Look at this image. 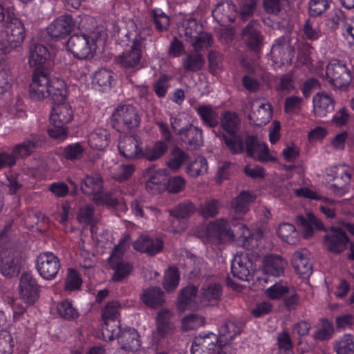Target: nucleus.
I'll return each mask as SVG.
<instances>
[{"label": "nucleus", "instance_id": "c9c22d12", "mask_svg": "<svg viewBox=\"0 0 354 354\" xmlns=\"http://www.w3.org/2000/svg\"><path fill=\"white\" fill-rule=\"evenodd\" d=\"M110 140V133L104 128L94 129L88 137L90 147L98 151L104 150L109 146Z\"/></svg>", "mask_w": 354, "mask_h": 354}, {"label": "nucleus", "instance_id": "7c9ffc66", "mask_svg": "<svg viewBox=\"0 0 354 354\" xmlns=\"http://www.w3.org/2000/svg\"><path fill=\"white\" fill-rule=\"evenodd\" d=\"M194 109L204 127L214 129L219 124L218 113L212 104H201L194 106Z\"/></svg>", "mask_w": 354, "mask_h": 354}, {"label": "nucleus", "instance_id": "aec40b11", "mask_svg": "<svg viewBox=\"0 0 354 354\" xmlns=\"http://www.w3.org/2000/svg\"><path fill=\"white\" fill-rule=\"evenodd\" d=\"M213 18L219 24L234 22L238 15L237 8L230 1H221L218 3L212 12Z\"/></svg>", "mask_w": 354, "mask_h": 354}, {"label": "nucleus", "instance_id": "864d4df0", "mask_svg": "<svg viewBox=\"0 0 354 354\" xmlns=\"http://www.w3.org/2000/svg\"><path fill=\"white\" fill-rule=\"evenodd\" d=\"M77 220L80 224L85 227L90 226L92 229L96 225L93 207L89 205L80 207L77 215Z\"/></svg>", "mask_w": 354, "mask_h": 354}, {"label": "nucleus", "instance_id": "37998d69", "mask_svg": "<svg viewBox=\"0 0 354 354\" xmlns=\"http://www.w3.org/2000/svg\"><path fill=\"white\" fill-rule=\"evenodd\" d=\"M205 64L203 56L197 52L190 53L182 59V65L187 72L201 71Z\"/></svg>", "mask_w": 354, "mask_h": 354}, {"label": "nucleus", "instance_id": "72a5a7b5", "mask_svg": "<svg viewBox=\"0 0 354 354\" xmlns=\"http://www.w3.org/2000/svg\"><path fill=\"white\" fill-rule=\"evenodd\" d=\"M223 293L222 286L217 283H205L199 290L198 299L201 305L217 302Z\"/></svg>", "mask_w": 354, "mask_h": 354}, {"label": "nucleus", "instance_id": "4be33fe9", "mask_svg": "<svg viewBox=\"0 0 354 354\" xmlns=\"http://www.w3.org/2000/svg\"><path fill=\"white\" fill-rule=\"evenodd\" d=\"M198 292V288L195 286H187L183 288L178 295V309L182 311L198 310L201 305Z\"/></svg>", "mask_w": 354, "mask_h": 354}, {"label": "nucleus", "instance_id": "f03ea898", "mask_svg": "<svg viewBox=\"0 0 354 354\" xmlns=\"http://www.w3.org/2000/svg\"><path fill=\"white\" fill-rule=\"evenodd\" d=\"M30 96L35 100L49 97L55 105L63 104L67 96L65 82L62 79H50L46 70L34 71L30 84Z\"/></svg>", "mask_w": 354, "mask_h": 354}, {"label": "nucleus", "instance_id": "f704fd0d", "mask_svg": "<svg viewBox=\"0 0 354 354\" xmlns=\"http://www.w3.org/2000/svg\"><path fill=\"white\" fill-rule=\"evenodd\" d=\"M73 118V111L71 107L65 104L55 105L51 111L50 120L52 124L65 125Z\"/></svg>", "mask_w": 354, "mask_h": 354}, {"label": "nucleus", "instance_id": "49530a36", "mask_svg": "<svg viewBox=\"0 0 354 354\" xmlns=\"http://www.w3.org/2000/svg\"><path fill=\"white\" fill-rule=\"evenodd\" d=\"M272 116V105L269 103H261L257 110L252 111L251 117L257 125L266 124Z\"/></svg>", "mask_w": 354, "mask_h": 354}, {"label": "nucleus", "instance_id": "338daca9", "mask_svg": "<svg viewBox=\"0 0 354 354\" xmlns=\"http://www.w3.org/2000/svg\"><path fill=\"white\" fill-rule=\"evenodd\" d=\"M303 32L308 40L316 41L322 36V32L317 21L308 19L303 27Z\"/></svg>", "mask_w": 354, "mask_h": 354}, {"label": "nucleus", "instance_id": "393cba45", "mask_svg": "<svg viewBox=\"0 0 354 354\" xmlns=\"http://www.w3.org/2000/svg\"><path fill=\"white\" fill-rule=\"evenodd\" d=\"M335 100L325 91L317 93L313 98V111L318 117H324L335 109Z\"/></svg>", "mask_w": 354, "mask_h": 354}, {"label": "nucleus", "instance_id": "a18cd8bd", "mask_svg": "<svg viewBox=\"0 0 354 354\" xmlns=\"http://www.w3.org/2000/svg\"><path fill=\"white\" fill-rule=\"evenodd\" d=\"M189 156L178 147L172 149L171 156L166 162V165L173 171H178L182 165L187 162Z\"/></svg>", "mask_w": 354, "mask_h": 354}, {"label": "nucleus", "instance_id": "4468645a", "mask_svg": "<svg viewBox=\"0 0 354 354\" xmlns=\"http://www.w3.org/2000/svg\"><path fill=\"white\" fill-rule=\"evenodd\" d=\"M39 292L40 286L36 279L30 273H23L19 282L21 299L28 305H32L39 299Z\"/></svg>", "mask_w": 354, "mask_h": 354}, {"label": "nucleus", "instance_id": "ddd939ff", "mask_svg": "<svg viewBox=\"0 0 354 354\" xmlns=\"http://www.w3.org/2000/svg\"><path fill=\"white\" fill-rule=\"evenodd\" d=\"M141 47V41L137 37L134 38L131 47L116 57L117 63L126 69H139L142 55Z\"/></svg>", "mask_w": 354, "mask_h": 354}, {"label": "nucleus", "instance_id": "20e7f679", "mask_svg": "<svg viewBox=\"0 0 354 354\" xmlns=\"http://www.w3.org/2000/svg\"><path fill=\"white\" fill-rule=\"evenodd\" d=\"M131 236L124 235L114 245L111 254L107 259L110 269L113 270L111 280L119 283L127 279L133 272V266L131 262L124 258V254L129 247Z\"/></svg>", "mask_w": 354, "mask_h": 354}, {"label": "nucleus", "instance_id": "cd10ccee", "mask_svg": "<svg viewBox=\"0 0 354 354\" xmlns=\"http://www.w3.org/2000/svg\"><path fill=\"white\" fill-rule=\"evenodd\" d=\"M286 261L278 254H268L263 261V272L265 275L281 277L284 273Z\"/></svg>", "mask_w": 354, "mask_h": 354}, {"label": "nucleus", "instance_id": "39448f33", "mask_svg": "<svg viewBox=\"0 0 354 354\" xmlns=\"http://www.w3.org/2000/svg\"><path fill=\"white\" fill-rule=\"evenodd\" d=\"M25 37L24 23L8 12L6 21L5 38L0 43V65L4 62L7 54L21 48Z\"/></svg>", "mask_w": 354, "mask_h": 354}, {"label": "nucleus", "instance_id": "423d86ee", "mask_svg": "<svg viewBox=\"0 0 354 354\" xmlns=\"http://www.w3.org/2000/svg\"><path fill=\"white\" fill-rule=\"evenodd\" d=\"M105 324L102 322V330L104 337H106L109 340H113L115 337H120L122 341L125 339L123 348L127 351H137L141 346L139 339V335L137 330L133 328H129L128 333H122L120 328V319L110 321Z\"/></svg>", "mask_w": 354, "mask_h": 354}, {"label": "nucleus", "instance_id": "0e129e2a", "mask_svg": "<svg viewBox=\"0 0 354 354\" xmlns=\"http://www.w3.org/2000/svg\"><path fill=\"white\" fill-rule=\"evenodd\" d=\"M337 354H354V337L345 334L335 346Z\"/></svg>", "mask_w": 354, "mask_h": 354}, {"label": "nucleus", "instance_id": "f8f14e48", "mask_svg": "<svg viewBox=\"0 0 354 354\" xmlns=\"http://www.w3.org/2000/svg\"><path fill=\"white\" fill-rule=\"evenodd\" d=\"M114 126L123 125L128 129L137 127L140 122L137 109L131 104L118 106L111 115Z\"/></svg>", "mask_w": 354, "mask_h": 354}, {"label": "nucleus", "instance_id": "5fc2aeb1", "mask_svg": "<svg viewBox=\"0 0 354 354\" xmlns=\"http://www.w3.org/2000/svg\"><path fill=\"white\" fill-rule=\"evenodd\" d=\"M151 12L156 30L159 32L167 31L170 25L169 17L161 9H153Z\"/></svg>", "mask_w": 354, "mask_h": 354}, {"label": "nucleus", "instance_id": "bb28decb", "mask_svg": "<svg viewBox=\"0 0 354 354\" xmlns=\"http://www.w3.org/2000/svg\"><path fill=\"white\" fill-rule=\"evenodd\" d=\"M291 263L297 274L304 278L309 277L313 272V264L305 249L294 252Z\"/></svg>", "mask_w": 354, "mask_h": 354}, {"label": "nucleus", "instance_id": "c03bdc74", "mask_svg": "<svg viewBox=\"0 0 354 354\" xmlns=\"http://www.w3.org/2000/svg\"><path fill=\"white\" fill-rule=\"evenodd\" d=\"M57 311L59 316L67 321H73L78 318V310L73 306V301L64 299L57 305Z\"/></svg>", "mask_w": 354, "mask_h": 354}, {"label": "nucleus", "instance_id": "5701e85b", "mask_svg": "<svg viewBox=\"0 0 354 354\" xmlns=\"http://www.w3.org/2000/svg\"><path fill=\"white\" fill-rule=\"evenodd\" d=\"M327 176L329 177V180L335 181L331 185L332 188L344 191L351 182L353 171L349 167L343 165L333 166L328 169Z\"/></svg>", "mask_w": 354, "mask_h": 354}, {"label": "nucleus", "instance_id": "9b49d317", "mask_svg": "<svg viewBox=\"0 0 354 354\" xmlns=\"http://www.w3.org/2000/svg\"><path fill=\"white\" fill-rule=\"evenodd\" d=\"M35 267L43 279L50 281L55 279L61 264L57 255L51 252H46L37 256Z\"/></svg>", "mask_w": 354, "mask_h": 354}, {"label": "nucleus", "instance_id": "69168bd1", "mask_svg": "<svg viewBox=\"0 0 354 354\" xmlns=\"http://www.w3.org/2000/svg\"><path fill=\"white\" fill-rule=\"evenodd\" d=\"M113 74L110 70L100 68L94 74L93 84L98 85L103 90L109 88L113 80Z\"/></svg>", "mask_w": 354, "mask_h": 354}, {"label": "nucleus", "instance_id": "58836bf2", "mask_svg": "<svg viewBox=\"0 0 354 354\" xmlns=\"http://www.w3.org/2000/svg\"><path fill=\"white\" fill-rule=\"evenodd\" d=\"M256 197L248 191L241 192L232 202V207L236 216L241 218L249 210L250 205L253 203Z\"/></svg>", "mask_w": 354, "mask_h": 354}, {"label": "nucleus", "instance_id": "bf43d9fd", "mask_svg": "<svg viewBox=\"0 0 354 354\" xmlns=\"http://www.w3.org/2000/svg\"><path fill=\"white\" fill-rule=\"evenodd\" d=\"M171 79V76L167 74H161L153 83V91L158 98H163L166 96L170 86L169 82Z\"/></svg>", "mask_w": 354, "mask_h": 354}, {"label": "nucleus", "instance_id": "3c124183", "mask_svg": "<svg viewBox=\"0 0 354 354\" xmlns=\"http://www.w3.org/2000/svg\"><path fill=\"white\" fill-rule=\"evenodd\" d=\"M207 161L203 156L197 157L187 166L186 172L190 177L196 178L207 171Z\"/></svg>", "mask_w": 354, "mask_h": 354}, {"label": "nucleus", "instance_id": "13d9d810", "mask_svg": "<svg viewBox=\"0 0 354 354\" xmlns=\"http://www.w3.org/2000/svg\"><path fill=\"white\" fill-rule=\"evenodd\" d=\"M289 292V287L283 281L276 282L265 291L267 297L272 300L283 298Z\"/></svg>", "mask_w": 354, "mask_h": 354}, {"label": "nucleus", "instance_id": "1a4fd4ad", "mask_svg": "<svg viewBox=\"0 0 354 354\" xmlns=\"http://www.w3.org/2000/svg\"><path fill=\"white\" fill-rule=\"evenodd\" d=\"M326 80L335 87H347L351 82V72L346 64L339 59H332L326 68Z\"/></svg>", "mask_w": 354, "mask_h": 354}, {"label": "nucleus", "instance_id": "2eb2a0df", "mask_svg": "<svg viewBox=\"0 0 354 354\" xmlns=\"http://www.w3.org/2000/svg\"><path fill=\"white\" fill-rule=\"evenodd\" d=\"M21 266V256L16 250L4 251L0 254V272L6 277L19 274Z\"/></svg>", "mask_w": 354, "mask_h": 354}, {"label": "nucleus", "instance_id": "e2e57ef3", "mask_svg": "<svg viewBox=\"0 0 354 354\" xmlns=\"http://www.w3.org/2000/svg\"><path fill=\"white\" fill-rule=\"evenodd\" d=\"M243 152L252 158H254L257 151L261 147V143L259 142L258 137L255 134H247L245 138H243Z\"/></svg>", "mask_w": 354, "mask_h": 354}, {"label": "nucleus", "instance_id": "6ab92c4d", "mask_svg": "<svg viewBox=\"0 0 354 354\" xmlns=\"http://www.w3.org/2000/svg\"><path fill=\"white\" fill-rule=\"evenodd\" d=\"M272 62L277 66H283L291 62L292 52L283 37L274 40L270 51Z\"/></svg>", "mask_w": 354, "mask_h": 354}, {"label": "nucleus", "instance_id": "c756f323", "mask_svg": "<svg viewBox=\"0 0 354 354\" xmlns=\"http://www.w3.org/2000/svg\"><path fill=\"white\" fill-rule=\"evenodd\" d=\"M42 144L41 136H32L25 139L21 143L15 145L12 149V153L17 158L24 159L30 156Z\"/></svg>", "mask_w": 354, "mask_h": 354}, {"label": "nucleus", "instance_id": "6e6d98bb", "mask_svg": "<svg viewBox=\"0 0 354 354\" xmlns=\"http://www.w3.org/2000/svg\"><path fill=\"white\" fill-rule=\"evenodd\" d=\"M219 209L218 201L211 199L201 204L198 212L200 216L207 219L215 217L218 214Z\"/></svg>", "mask_w": 354, "mask_h": 354}, {"label": "nucleus", "instance_id": "dca6fc26", "mask_svg": "<svg viewBox=\"0 0 354 354\" xmlns=\"http://www.w3.org/2000/svg\"><path fill=\"white\" fill-rule=\"evenodd\" d=\"M171 124L174 131L180 136L182 142L186 145L187 149L196 150L202 145L203 138L201 129L193 124H189L177 132L172 121H171Z\"/></svg>", "mask_w": 354, "mask_h": 354}, {"label": "nucleus", "instance_id": "8fccbe9b", "mask_svg": "<svg viewBox=\"0 0 354 354\" xmlns=\"http://www.w3.org/2000/svg\"><path fill=\"white\" fill-rule=\"evenodd\" d=\"M180 272L175 266H169L165 272L162 286L167 292L174 290L179 284Z\"/></svg>", "mask_w": 354, "mask_h": 354}, {"label": "nucleus", "instance_id": "f257e3e1", "mask_svg": "<svg viewBox=\"0 0 354 354\" xmlns=\"http://www.w3.org/2000/svg\"><path fill=\"white\" fill-rule=\"evenodd\" d=\"M236 234L231 230L229 222L224 218L216 219L209 223L203 236L205 243L214 245L222 244L225 240L237 238V241L246 250H253L257 245V241L252 232L243 223L236 225Z\"/></svg>", "mask_w": 354, "mask_h": 354}, {"label": "nucleus", "instance_id": "a19ab883", "mask_svg": "<svg viewBox=\"0 0 354 354\" xmlns=\"http://www.w3.org/2000/svg\"><path fill=\"white\" fill-rule=\"evenodd\" d=\"M197 210L196 205L189 200L177 204L174 208L169 210V215L174 218H188Z\"/></svg>", "mask_w": 354, "mask_h": 354}, {"label": "nucleus", "instance_id": "f3484780", "mask_svg": "<svg viewBox=\"0 0 354 354\" xmlns=\"http://www.w3.org/2000/svg\"><path fill=\"white\" fill-rule=\"evenodd\" d=\"M132 246L135 250L140 253L155 256L163 250L164 242L160 238L142 234L133 243Z\"/></svg>", "mask_w": 354, "mask_h": 354}, {"label": "nucleus", "instance_id": "2f4dec72", "mask_svg": "<svg viewBox=\"0 0 354 354\" xmlns=\"http://www.w3.org/2000/svg\"><path fill=\"white\" fill-rule=\"evenodd\" d=\"M168 148V144L162 140L148 144L144 149L142 148L140 159H145L149 162L156 161L167 153Z\"/></svg>", "mask_w": 354, "mask_h": 354}, {"label": "nucleus", "instance_id": "052dcab7", "mask_svg": "<svg viewBox=\"0 0 354 354\" xmlns=\"http://www.w3.org/2000/svg\"><path fill=\"white\" fill-rule=\"evenodd\" d=\"M82 283V280L80 273L74 268H68L65 280L64 290L69 292L80 290Z\"/></svg>", "mask_w": 354, "mask_h": 354}, {"label": "nucleus", "instance_id": "b1692460", "mask_svg": "<svg viewBox=\"0 0 354 354\" xmlns=\"http://www.w3.org/2000/svg\"><path fill=\"white\" fill-rule=\"evenodd\" d=\"M242 37L249 49L254 52L261 50L263 45V37L256 21H250L243 28Z\"/></svg>", "mask_w": 354, "mask_h": 354}, {"label": "nucleus", "instance_id": "79ce46f5", "mask_svg": "<svg viewBox=\"0 0 354 354\" xmlns=\"http://www.w3.org/2000/svg\"><path fill=\"white\" fill-rule=\"evenodd\" d=\"M277 233L280 239L290 245H296L299 241V234L294 225L283 223L279 225Z\"/></svg>", "mask_w": 354, "mask_h": 354}, {"label": "nucleus", "instance_id": "774afa93", "mask_svg": "<svg viewBox=\"0 0 354 354\" xmlns=\"http://www.w3.org/2000/svg\"><path fill=\"white\" fill-rule=\"evenodd\" d=\"M165 177L161 171H156L152 174L145 184L146 190L152 194H158L161 189V184Z\"/></svg>", "mask_w": 354, "mask_h": 354}, {"label": "nucleus", "instance_id": "6e6552de", "mask_svg": "<svg viewBox=\"0 0 354 354\" xmlns=\"http://www.w3.org/2000/svg\"><path fill=\"white\" fill-rule=\"evenodd\" d=\"M225 344L223 339H218L216 334L202 332L195 337L191 347L192 354H216Z\"/></svg>", "mask_w": 354, "mask_h": 354}, {"label": "nucleus", "instance_id": "680f3d73", "mask_svg": "<svg viewBox=\"0 0 354 354\" xmlns=\"http://www.w3.org/2000/svg\"><path fill=\"white\" fill-rule=\"evenodd\" d=\"M231 272L234 277L241 281H249L250 277V270L243 263L239 258L234 259L231 265Z\"/></svg>", "mask_w": 354, "mask_h": 354}, {"label": "nucleus", "instance_id": "ea45409f", "mask_svg": "<svg viewBox=\"0 0 354 354\" xmlns=\"http://www.w3.org/2000/svg\"><path fill=\"white\" fill-rule=\"evenodd\" d=\"M297 221L302 227L303 234L306 238L313 235L315 228L319 230H324V225L317 219L313 213L307 214V218L303 216L297 217Z\"/></svg>", "mask_w": 354, "mask_h": 354}, {"label": "nucleus", "instance_id": "0eeeda50", "mask_svg": "<svg viewBox=\"0 0 354 354\" xmlns=\"http://www.w3.org/2000/svg\"><path fill=\"white\" fill-rule=\"evenodd\" d=\"M95 40L91 37L82 33L72 35L66 43V48L79 59L92 58L96 51Z\"/></svg>", "mask_w": 354, "mask_h": 354}, {"label": "nucleus", "instance_id": "e433bc0d", "mask_svg": "<svg viewBox=\"0 0 354 354\" xmlns=\"http://www.w3.org/2000/svg\"><path fill=\"white\" fill-rule=\"evenodd\" d=\"M142 302L151 308H158L165 303V294L160 288L149 287L143 290L141 296Z\"/></svg>", "mask_w": 354, "mask_h": 354}, {"label": "nucleus", "instance_id": "9d476101", "mask_svg": "<svg viewBox=\"0 0 354 354\" xmlns=\"http://www.w3.org/2000/svg\"><path fill=\"white\" fill-rule=\"evenodd\" d=\"M324 244L326 250L333 254H339L347 250L350 238L345 230L340 227L332 226L324 230Z\"/></svg>", "mask_w": 354, "mask_h": 354}, {"label": "nucleus", "instance_id": "09e8293b", "mask_svg": "<svg viewBox=\"0 0 354 354\" xmlns=\"http://www.w3.org/2000/svg\"><path fill=\"white\" fill-rule=\"evenodd\" d=\"M156 328L158 335L161 338L166 337L171 331L172 327L168 310H162L157 314Z\"/></svg>", "mask_w": 354, "mask_h": 354}, {"label": "nucleus", "instance_id": "4d7b16f0", "mask_svg": "<svg viewBox=\"0 0 354 354\" xmlns=\"http://www.w3.org/2000/svg\"><path fill=\"white\" fill-rule=\"evenodd\" d=\"M120 305L117 301H109L102 310V322L119 319Z\"/></svg>", "mask_w": 354, "mask_h": 354}, {"label": "nucleus", "instance_id": "c85d7f7f", "mask_svg": "<svg viewBox=\"0 0 354 354\" xmlns=\"http://www.w3.org/2000/svg\"><path fill=\"white\" fill-rule=\"evenodd\" d=\"M86 149V144L84 142L69 143L61 147L59 156L62 160L75 162L84 158Z\"/></svg>", "mask_w": 354, "mask_h": 354}, {"label": "nucleus", "instance_id": "a211bd4d", "mask_svg": "<svg viewBox=\"0 0 354 354\" xmlns=\"http://www.w3.org/2000/svg\"><path fill=\"white\" fill-rule=\"evenodd\" d=\"M75 26V22L70 15H61L47 27V32L56 39L69 35Z\"/></svg>", "mask_w": 354, "mask_h": 354}, {"label": "nucleus", "instance_id": "de8ad7c7", "mask_svg": "<svg viewBox=\"0 0 354 354\" xmlns=\"http://www.w3.org/2000/svg\"><path fill=\"white\" fill-rule=\"evenodd\" d=\"M334 332L333 323L327 318H322L318 328L313 334V338L319 341L329 340L333 337Z\"/></svg>", "mask_w": 354, "mask_h": 354}, {"label": "nucleus", "instance_id": "473e14b6", "mask_svg": "<svg viewBox=\"0 0 354 354\" xmlns=\"http://www.w3.org/2000/svg\"><path fill=\"white\" fill-rule=\"evenodd\" d=\"M243 327V324L241 321L234 319L226 320L218 329L219 338L227 344L241 334Z\"/></svg>", "mask_w": 354, "mask_h": 354}, {"label": "nucleus", "instance_id": "7ed1b4c3", "mask_svg": "<svg viewBox=\"0 0 354 354\" xmlns=\"http://www.w3.org/2000/svg\"><path fill=\"white\" fill-rule=\"evenodd\" d=\"M222 131H215V136L222 140L232 154L243 153V137L239 133L241 120L234 112L225 111L219 118Z\"/></svg>", "mask_w": 354, "mask_h": 354}, {"label": "nucleus", "instance_id": "603ef678", "mask_svg": "<svg viewBox=\"0 0 354 354\" xmlns=\"http://www.w3.org/2000/svg\"><path fill=\"white\" fill-rule=\"evenodd\" d=\"M195 52L199 53L208 50L214 44V38L211 33L202 32L190 42Z\"/></svg>", "mask_w": 354, "mask_h": 354}, {"label": "nucleus", "instance_id": "a878e982", "mask_svg": "<svg viewBox=\"0 0 354 354\" xmlns=\"http://www.w3.org/2000/svg\"><path fill=\"white\" fill-rule=\"evenodd\" d=\"M50 53L48 47L40 44H35L30 48L28 62L31 68L44 70L41 67L50 59Z\"/></svg>", "mask_w": 354, "mask_h": 354}, {"label": "nucleus", "instance_id": "4c0bfd02", "mask_svg": "<svg viewBox=\"0 0 354 354\" xmlns=\"http://www.w3.org/2000/svg\"><path fill=\"white\" fill-rule=\"evenodd\" d=\"M104 180L100 175H87L82 179L81 189L86 195H97L102 193Z\"/></svg>", "mask_w": 354, "mask_h": 354}, {"label": "nucleus", "instance_id": "412c9836", "mask_svg": "<svg viewBox=\"0 0 354 354\" xmlns=\"http://www.w3.org/2000/svg\"><path fill=\"white\" fill-rule=\"evenodd\" d=\"M142 141L137 135L124 138L118 144V150L121 156L127 159H140Z\"/></svg>", "mask_w": 354, "mask_h": 354}]
</instances>
